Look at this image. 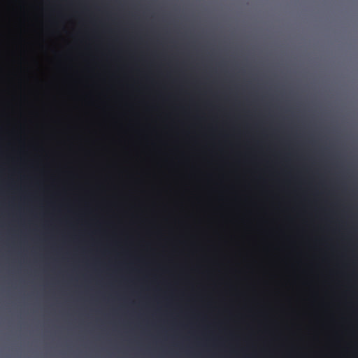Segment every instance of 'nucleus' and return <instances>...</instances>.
Returning <instances> with one entry per match:
<instances>
[{
  "label": "nucleus",
  "instance_id": "obj_1",
  "mask_svg": "<svg viewBox=\"0 0 358 358\" xmlns=\"http://www.w3.org/2000/svg\"><path fill=\"white\" fill-rule=\"evenodd\" d=\"M85 76L84 293L85 345H90V65Z\"/></svg>",
  "mask_w": 358,
  "mask_h": 358
},
{
  "label": "nucleus",
  "instance_id": "obj_2",
  "mask_svg": "<svg viewBox=\"0 0 358 358\" xmlns=\"http://www.w3.org/2000/svg\"><path fill=\"white\" fill-rule=\"evenodd\" d=\"M92 24V19L91 18V24ZM92 64V55L91 54V64ZM92 66H91V131H90V134H91V203H92V154H93V150H92V134H93V131H92ZM92 214V210L91 209V215ZM92 222V217L91 216V222ZM92 233V231H91V234ZM92 241V238H91V242ZM92 259V258L91 257V260ZM92 266V264L91 263V266Z\"/></svg>",
  "mask_w": 358,
  "mask_h": 358
}]
</instances>
